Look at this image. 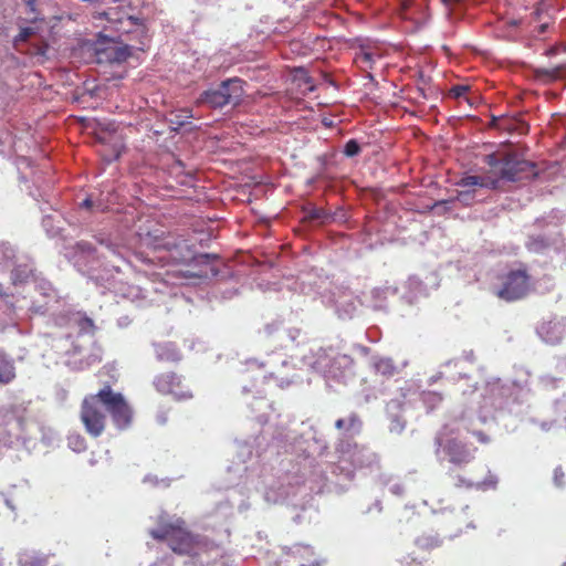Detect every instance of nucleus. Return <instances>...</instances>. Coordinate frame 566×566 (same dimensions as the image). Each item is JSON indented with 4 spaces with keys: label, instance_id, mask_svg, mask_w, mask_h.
<instances>
[{
    "label": "nucleus",
    "instance_id": "obj_1",
    "mask_svg": "<svg viewBox=\"0 0 566 566\" xmlns=\"http://www.w3.org/2000/svg\"><path fill=\"white\" fill-rule=\"evenodd\" d=\"M250 412L255 415L253 420L261 428L260 434L254 438L256 449H263L265 446L277 451L304 455V470L307 467L312 469L310 476H305V472H302V475L286 473L277 480L272 474L263 475L254 485V490L266 503L286 502L304 510L312 500L310 493L319 494L329 491V484H338L343 480L350 481L355 475V469L379 468L378 454L368 447L355 442L347 454L337 453V463L328 465L331 473L337 478L336 481H332L314 465L316 458L328 453L326 439L314 426L302 422V430L271 426L269 422L274 412L273 402L265 397H254L253 401H250Z\"/></svg>",
    "mask_w": 566,
    "mask_h": 566
},
{
    "label": "nucleus",
    "instance_id": "obj_2",
    "mask_svg": "<svg viewBox=\"0 0 566 566\" xmlns=\"http://www.w3.org/2000/svg\"><path fill=\"white\" fill-rule=\"evenodd\" d=\"M102 405L117 429L125 430L130 427L134 418L132 406L123 394L114 391L109 384H105L96 394L85 396L81 403L80 419L91 437H99L106 428L107 416Z\"/></svg>",
    "mask_w": 566,
    "mask_h": 566
},
{
    "label": "nucleus",
    "instance_id": "obj_3",
    "mask_svg": "<svg viewBox=\"0 0 566 566\" xmlns=\"http://www.w3.org/2000/svg\"><path fill=\"white\" fill-rule=\"evenodd\" d=\"M484 163L495 175L482 177L481 188L499 190L504 184L527 181L538 176L535 163L512 149H499L488 154L484 156Z\"/></svg>",
    "mask_w": 566,
    "mask_h": 566
},
{
    "label": "nucleus",
    "instance_id": "obj_4",
    "mask_svg": "<svg viewBox=\"0 0 566 566\" xmlns=\"http://www.w3.org/2000/svg\"><path fill=\"white\" fill-rule=\"evenodd\" d=\"M523 378L512 381H502L500 378L486 381L480 407V420L486 422L490 418L496 419L495 413L512 412V407L522 401L528 391L527 370H522Z\"/></svg>",
    "mask_w": 566,
    "mask_h": 566
},
{
    "label": "nucleus",
    "instance_id": "obj_5",
    "mask_svg": "<svg viewBox=\"0 0 566 566\" xmlns=\"http://www.w3.org/2000/svg\"><path fill=\"white\" fill-rule=\"evenodd\" d=\"M300 359L326 381L347 384L355 376L354 359L346 354H336L332 348L312 347Z\"/></svg>",
    "mask_w": 566,
    "mask_h": 566
},
{
    "label": "nucleus",
    "instance_id": "obj_6",
    "mask_svg": "<svg viewBox=\"0 0 566 566\" xmlns=\"http://www.w3.org/2000/svg\"><path fill=\"white\" fill-rule=\"evenodd\" d=\"M149 535L159 542H165L178 555H198L205 546L198 535L192 534L181 517L159 516L156 527Z\"/></svg>",
    "mask_w": 566,
    "mask_h": 566
},
{
    "label": "nucleus",
    "instance_id": "obj_7",
    "mask_svg": "<svg viewBox=\"0 0 566 566\" xmlns=\"http://www.w3.org/2000/svg\"><path fill=\"white\" fill-rule=\"evenodd\" d=\"M563 218V212L558 209H553L548 213L536 218L526 234L525 249L534 254L559 251L562 242L559 226Z\"/></svg>",
    "mask_w": 566,
    "mask_h": 566
},
{
    "label": "nucleus",
    "instance_id": "obj_8",
    "mask_svg": "<svg viewBox=\"0 0 566 566\" xmlns=\"http://www.w3.org/2000/svg\"><path fill=\"white\" fill-rule=\"evenodd\" d=\"M460 424L446 423L436 433L433 439L434 454L442 463L444 460L457 468L469 464L473 459L476 448L459 439Z\"/></svg>",
    "mask_w": 566,
    "mask_h": 566
},
{
    "label": "nucleus",
    "instance_id": "obj_9",
    "mask_svg": "<svg viewBox=\"0 0 566 566\" xmlns=\"http://www.w3.org/2000/svg\"><path fill=\"white\" fill-rule=\"evenodd\" d=\"M491 290L496 297L506 303L526 298L533 290L527 266L521 263L517 268H510L500 273Z\"/></svg>",
    "mask_w": 566,
    "mask_h": 566
},
{
    "label": "nucleus",
    "instance_id": "obj_10",
    "mask_svg": "<svg viewBox=\"0 0 566 566\" xmlns=\"http://www.w3.org/2000/svg\"><path fill=\"white\" fill-rule=\"evenodd\" d=\"M242 92V81L231 78L223 81L217 87L205 91L197 99V104L207 105L210 108H221L228 104L237 103Z\"/></svg>",
    "mask_w": 566,
    "mask_h": 566
},
{
    "label": "nucleus",
    "instance_id": "obj_11",
    "mask_svg": "<svg viewBox=\"0 0 566 566\" xmlns=\"http://www.w3.org/2000/svg\"><path fill=\"white\" fill-rule=\"evenodd\" d=\"M322 303L327 307H333L342 321L353 319L358 313V306L363 305L352 291L340 287L323 293Z\"/></svg>",
    "mask_w": 566,
    "mask_h": 566
},
{
    "label": "nucleus",
    "instance_id": "obj_12",
    "mask_svg": "<svg viewBox=\"0 0 566 566\" xmlns=\"http://www.w3.org/2000/svg\"><path fill=\"white\" fill-rule=\"evenodd\" d=\"M334 427L337 431L335 452L347 454L350 451V447L355 443V438L363 430V421L356 412H350L345 417L338 418Z\"/></svg>",
    "mask_w": 566,
    "mask_h": 566
},
{
    "label": "nucleus",
    "instance_id": "obj_13",
    "mask_svg": "<svg viewBox=\"0 0 566 566\" xmlns=\"http://www.w3.org/2000/svg\"><path fill=\"white\" fill-rule=\"evenodd\" d=\"M153 384L159 394L171 396L176 401H184L192 398V392L182 384L181 376L174 371H166L157 375Z\"/></svg>",
    "mask_w": 566,
    "mask_h": 566
},
{
    "label": "nucleus",
    "instance_id": "obj_14",
    "mask_svg": "<svg viewBox=\"0 0 566 566\" xmlns=\"http://www.w3.org/2000/svg\"><path fill=\"white\" fill-rule=\"evenodd\" d=\"M95 55L98 63H122L130 56V48L107 40L96 45Z\"/></svg>",
    "mask_w": 566,
    "mask_h": 566
},
{
    "label": "nucleus",
    "instance_id": "obj_15",
    "mask_svg": "<svg viewBox=\"0 0 566 566\" xmlns=\"http://www.w3.org/2000/svg\"><path fill=\"white\" fill-rule=\"evenodd\" d=\"M101 18H104L111 25L109 28L122 33L130 32L129 28L124 25H138L142 27L144 33V25L140 20L136 17L128 15L124 10L117 8H111L107 11L99 13Z\"/></svg>",
    "mask_w": 566,
    "mask_h": 566
},
{
    "label": "nucleus",
    "instance_id": "obj_16",
    "mask_svg": "<svg viewBox=\"0 0 566 566\" xmlns=\"http://www.w3.org/2000/svg\"><path fill=\"white\" fill-rule=\"evenodd\" d=\"M537 335L547 344H558L566 334V317H554L536 328Z\"/></svg>",
    "mask_w": 566,
    "mask_h": 566
},
{
    "label": "nucleus",
    "instance_id": "obj_17",
    "mask_svg": "<svg viewBox=\"0 0 566 566\" xmlns=\"http://www.w3.org/2000/svg\"><path fill=\"white\" fill-rule=\"evenodd\" d=\"M283 553L291 557L298 566H323L313 547L304 544L283 546Z\"/></svg>",
    "mask_w": 566,
    "mask_h": 566
},
{
    "label": "nucleus",
    "instance_id": "obj_18",
    "mask_svg": "<svg viewBox=\"0 0 566 566\" xmlns=\"http://www.w3.org/2000/svg\"><path fill=\"white\" fill-rule=\"evenodd\" d=\"M400 3L403 18L412 20L417 27L424 25L429 20L426 0H400Z\"/></svg>",
    "mask_w": 566,
    "mask_h": 566
},
{
    "label": "nucleus",
    "instance_id": "obj_19",
    "mask_svg": "<svg viewBox=\"0 0 566 566\" xmlns=\"http://www.w3.org/2000/svg\"><path fill=\"white\" fill-rule=\"evenodd\" d=\"M406 366L407 361H403L401 367L395 365L390 357L374 355L370 358V367L374 373L387 379L399 375L401 369Z\"/></svg>",
    "mask_w": 566,
    "mask_h": 566
},
{
    "label": "nucleus",
    "instance_id": "obj_20",
    "mask_svg": "<svg viewBox=\"0 0 566 566\" xmlns=\"http://www.w3.org/2000/svg\"><path fill=\"white\" fill-rule=\"evenodd\" d=\"M403 402L400 399H391L386 406V413L390 421L389 431L391 433L400 434L406 429L407 421L402 417Z\"/></svg>",
    "mask_w": 566,
    "mask_h": 566
},
{
    "label": "nucleus",
    "instance_id": "obj_21",
    "mask_svg": "<svg viewBox=\"0 0 566 566\" xmlns=\"http://www.w3.org/2000/svg\"><path fill=\"white\" fill-rule=\"evenodd\" d=\"M398 292V289L390 285L374 287L370 291V302L367 304V307L371 308L374 312H380L384 314L388 313V304L387 296L395 295Z\"/></svg>",
    "mask_w": 566,
    "mask_h": 566
},
{
    "label": "nucleus",
    "instance_id": "obj_22",
    "mask_svg": "<svg viewBox=\"0 0 566 566\" xmlns=\"http://www.w3.org/2000/svg\"><path fill=\"white\" fill-rule=\"evenodd\" d=\"M303 219L316 226H324L334 222L337 217L326 209L316 207L312 202H307L303 207Z\"/></svg>",
    "mask_w": 566,
    "mask_h": 566
},
{
    "label": "nucleus",
    "instance_id": "obj_23",
    "mask_svg": "<svg viewBox=\"0 0 566 566\" xmlns=\"http://www.w3.org/2000/svg\"><path fill=\"white\" fill-rule=\"evenodd\" d=\"M460 363H461L460 359H450V360L446 361L441 366V370H439L436 375H433L429 378L428 384L433 385L434 382H437L439 379H442V378H447L451 381H459L460 379H469L470 376L462 370H457L455 373L451 371L452 368L458 369Z\"/></svg>",
    "mask_w": 566,
    "mask_h": 566
},
{
    "label": "nucleus",
    "instance_id": "obj_24",
    "mask_svg": "<svg viewBox=\"0 0 566 566\" xmlns=\"http://www.w3.org/2000/svg\"><path fill=\"white\" fill-rule=\"evenodd\" d=\"M97 140L105 146V148L101 150V155L104 160L108 163L118 159L125 148L118 136H111L112 145L109 147L107 146V138L102 134H97Z\"/></svg>",
    "mask_w": 566,
    "mask_h": 566
},
{
    "label": "nucleus",
    "instance_id": "obj_25",
    "mask_svg": "<svg viewBox=\"0 0 566 566\" xmlns=\"http://www.w3.org/2000/svg\"><path fill=\"white\" fill-rule=\"evenodd\" d=\"M155 353L158 360L178 363L182 358V354L175 343L166 342L155 345Z\"/></svg>",
    "mask_w": 566,
    "mask_h": 566
},
{
    "label": "nucleus",
    "instance_id": "obj_26",
    "mask_svg": "<svg viewBox=\"0 0 566 566\" xmlns=\"http://www.w3.org/2000/svg\"><path fill=\"white\" fill-rule=\"evenodd\" d=\"M407 292L403 294L402 298L408 304H413L420 296L427 295V287L423 285V283L416 276L411 275L409 276L408 281L406 282Z\"/></svg>",
    "mask_w": 566,
    "mask_h": 566
},
{
    "label": "nucleus",
    "instance_id": "obj_27",
    "mask_svg": "<svg viewBox=\"0 0 566 566\" xmlns=\"http://www.w3.org/2000/svg\"><path fill=\"white\" fill-rule=\"evenodd\" d=\"M15 378V367L4 350H0V382L9 384Z\"/></svg>",
    "mask_w": 566,
    "mask_h": 566
},
{
    "label": "nucleus",
    "instance_id": "obj_28",
    "mask_svg": "<svg viewBox=\"0 0 566 566\" xmlns=\"http://www.w3.org/2000/svg\"><path fill=\"white\" fill-rule=\"evenodd\" d=\"M255 55V52H250V73L253 72V75L250 74V81L254 80L256 82H268L270 80L268 64L266 62H263L261 64L252 65Z\"/></svg>",
    "mask_w": 566,
    "mask_h": 566
},
{
    "label": "nucleus",
    "instance_id": "obj_29",
    "mask_svg": "<svg viewBox=\"0 0 566 566\" xmlns=\"http://www.w3.org/2000/svg\"><path fill=\"white\" fill-rule=\"evenodd\" d=\"M379 483L382 486H388L391 494L401 497L405 494V486L398 478L388 474L379 475Z\"/></svg>",
    "mask_w": 566,
    "mask_h": 566
},
{
    "label": "nucleus",
    "instance_id": "obj_30",
    "mask_svg": "<svg viewBox=\"0 0 566 566\" xmlns=\"http://www.w3.org/2000/svg\"><path fill=\"white\" fill-rule=\"evenodd\" d=\"M537 77L546 78L549 81L565 80L566 78V64H560L552 69H537L535 71Z\"/></svg>",
    "mask_w": 566,
    "mask_h": 566
},
{
    "label": "nucleus",
    "instance_id": "obj_31",
    "mask_svg": "<svg viewBox=\"0 0 566 566\" xmlns=\"http://www.w3.org/2000/svg\"><path fill=\"white\" fill-rule=\"evenodd\" d=\"M33 275L32 269L28 264H18L11 271V282L13 285L27 283Z\"/></svg>",
    "mask_w": 566,
    "mask_h": 566
},
{
    "label": "nucleus",
    "instance_id": "obj_32",
    "mask_svg": "<svg viewBox=\"0 0 566 566\" xmlns=\"http://www.w3.org/2000/svg\"><path fill=\"white\" fill-rule=\"evenodd\" d=\"M250 277L255 275L256 273H262L268 275L273 269V262L270 260H265L263 262L256 261V259L250 252Z\"/></svg>",
    "mask_w": 566,
    "mask_h": 566
},
{
    "label": "nucleus",
    "instance_id": "obj_33",
    "mask_svg": "<svg viewBox=\"0 0 566 566\" xmlns=\"http://www.w3.org/2000/svg\"><path fill=\"white\" fill-rule=\"evenodd\" d=\"M294 80L298 83L300 86H304V91L313 92L315 90L313 78L304 67L295 69Z\"/></svg>",
    "mask_w": 566,
    "mask_h": 566
},
{
    "label": "nucleus",
    "instance_id": "obj_34",
    "mask_svg": "<svg viewBox=\"0 0 566 566\" xmlns=\"http://www.w3.org/2000/svg\"><path fill=\"white\" fill-rule=\"evenodd\" d=\"M274 277V275H269L268 279H258L253 277V282L250 283V290L256 287L261 292H268V291H279V282L272 281L271 279Z\"/></svg>",
    "mask_w": 566,
    "mask_h": 566
},
{
    "label": "nucleus",
    "instance_id": "obj_35",
    "mask_svg": "<svg viewBox=\"0 0 566 566\" xmlns=\"http://www.w3.org/2000/svg\"><path fill=\"white\" fill-rule=\"evenodd\" d=\"M443 400V397L438 391H423L421 394V401L423 402L427 411H432L437 406H439Z\"/></svg>",
    "mask_w": 566,
    "mask_h": 566
},
{
    "label": "nucleus",
    "instance_id": "obj_36",
    "mask_svg": "<svg viewBox=\"0 0 566 566\" xmlns=\"http://www.w3.org/2000/svg\"><path fill=\"white\" fill-rule=\"evenodd\" d=\"M454 202H455V199L453 197L449 198V199L437 200L431 206V210L436 214L442 216V214L448 213L449 211L452 210V207H453Z\"/></svg>",
    "mask_w": 566,
    "mask_h": 566
},
{
    "label": "nucleus",
    "instance_id": "obj_37",
    "mask_svg": "<svg viewBox=\"0 0 566 566\" xmlns=\"http://www.w3.org/2000/svg\"><path fill=\"white\" fill-rule=\"evenodd\" d=\"M499 483V479L495 474H493L491 471L488 472V475L484 480L475 482L474 489L486 491V490H494L496 489Z\"/></svg>",
    "mask_w": 566,
    "mask_h": 566
},
{
    "label": "nucleus",
    "instance_id": "obj_38",
    "mask_svg": "<svg viewBox=\"0 0 566 566\" xmlns=\"http://www.w3.org/2000/svg\"><path fill=\"white\" fill-rule=\"evenodd\" d=\"M415 544L420 548H433L438 547L441 544V541L438 536L433 535H422L418 538H416Z\"/></svg>",
    "mask_w": 566,
    "mask_h": 566
},
{
    "label": "nucleus",
    "instance_id": "obj_39",
    "mask_svg": "<svg viewBox=\"0 0 566 566\" xmlns=\"http://www.w3.org/2000/svg\"><path fill=\"white\" fill-rule=\"evenodd\" d=\"M144 243L148 247H153L154 250H167L170 251L172 248H176L177 244L175 242H170L166 238L155 239L154 242H150L149 238L144 240Z\"/></svg>",
    "mask_w": 566,
    "mask_h": 566
},
{
    "label": "nucleus",
    "instance_id": "obj_40",
    "mask_svg": "<svg viewBox=\"0 0 566 566\" xmlns=\"http://www.w3.org/2000/svg\"><path fill=\"white\" fill-rule=\"evenodd\" d=\"M361 147L357 139L352 138L347 140L343 147V154L348 157L353 158L360 154Z\"/></svg>",
    "mask_w": 566,
    "mask_h": 566
},
{
    "label": "nucleus",
    "instance_id": "obj_41",
    "mask_svg": "<svg viewBox=\"0 0 566 566\" xmlns=\"http://www.w3.org/2000/svg\"><path fill=\"white\" fill-rule=\"evenodd\" d=\"M455 201H459L463 206H471L475 201V190L468 189L463 191H458L457 196L453 197Z\"/></svg>",
    "mask_w": 566,
    "mask_h": 566
},
{
    "label": "nucleus",
    "instance_id": "obj_42",
    "mask_svg": "<svg viewBox=\"0 0 566 566\" xmlns=\"http://www.w3.org/2000/svg\"><path fill=\"white\" fill-rule=\"evenodd\" d=\"M480 182H482L481 176L465 175L457 182V186L462 188L480 187Z\"/></svg>",
    "mask_w": 566,
    "mask_h": 566
},
{
    "label": "nucleus",
    "instance_id": "obj_43",
    "mask_svg": "<svg viewBox=\"0 0 566 566\" xmlns=\"http://www.w3.org/2000/svg\"><path fill=\"white\" fill-rule=\"evenodd\" d=\"M376 54L369 50L361 48L360 52L357 53L356 60L363 65L371 67L375 62Z\"/></svg>",
    "mask_w": 566,
    "mask_h": 566
},
{
    "label": "nucleus",
    "instance_id": "obj_44",
    "mask_svg": "<svg viewBox=\"0 0 566 566\" xmlns=\"http://www.w3.org/2000/svg\"><path fill=\"white\" fill-rule=\"evenodd\" d=\"M20 566H46L45 559L39 556H24L19 562Z\"/></svg>",
    "mask_w": 566,
    "mask_h": 566
},
{
    "label": "nucleus",
    "instance_id": "obj_45",
    "mask_svg": "<svg viewBox=\"0 0 566 566\" xmlns=\"http://www.w3.org/2000/svg\"><path fill=\"white\" fill-rule=\"evenodd\" d=\"M67 441L74 451L81 452L86 448L84 438L78 434L69 437Z\"/></svg>",
    "mask_w": 566,
    "mask_h": 566
},
{
    "label": "nucleus",
    "instance_id": "obj_46",
    "mask_svg": "<svg viewBox=\"0 0 566 566\" xmlns=\"http://www.w3.org/2000/svg\"><path fill=\"white\" fill-rule=\"evenodd\" d=\"M286 336L292 343H296V345H300L304 337L302 335L301 329L298 328H290L286 331Z\"/></svg>",
    "mask_w": 566,
    "mask_h": 566
},
{
    "label": "nucleus",
    "instance_id": "obj_47",
    "mask_svg": "<svg viewBox=\"0 0 566 566\" xmlns=\"http://www.w3.org/2000/svg\"><path fill=\"white\" fill-rule=\"evenodd\" d=\"M468 91H469V86L468 85H462V84L453 85L450 88V95L453 98H460V97L464 96Z\"/></svg>",
    "mask_w": 566,
    "mask_h": 566
},
{
    "label": "nucleus",
    "instance_id": "obj_48",
    "mask_svg": "<svg viewBox=\"0 0 566 566\" xmlns=\"http://www.w3.org/2000/svg\"><path fill=\"white\" fill-rule=\"evenodd\" d=\"M564 478H565V474L562 470L560 467H557L555 470H554V476H553V481H554V484L557 486V488H563L565 482H564Z\"/></svg>",
    "mask_w": 566,
    "mask_h": 566
},
{
    "label": "nucleus",
    "instance_id": "obj_49",
    "mask_svg": "<svg viewBox=\"0 0 566 566\" xmlns=\"http://www.w3.org/2000/svg\"><path fill=\"white\" fill-rule=\"evenodd\" d=\"M35 33L34 28L25 27L22 28L19 35L17 36L20 41H27L30 36H32Z\"/></svg>",
    "mask_w": 566,
    "mask_h": 566
},
{
    "label": "nucleus",
    "instance_id": "obj_50",
    "mask_svg": "<svg viewBox=\"0 0 566 566\" xmlns=\"http://www.w3.org/2000/svg\"><path fill=\"white\" fill-rule=\"evenodd\" d=\"M258 222L260 226L268 227L270 220L268 218H259L254 210L250 209V223Z\"/></svg>",
    "mask_w": 566,
    "mask_h": 566
},
{
    "label": "nucleus",
    "instance_id": "obj_51",
    "mask_svg": "<svg viewBox=\"0 0 566 566\" xmlns=\"http://www.w3.org/2000/svg\"><path fill=\"white\" fill-rule=\"evenodd\" d=\"M401 566H422V564L421 562H418L417 559L408 556L401 560Z\"/></svg>",
    "mask_w": 566,
    "mask_h": 566
},
{
    "label": "nucleus",
    "instance_id": "obj_52",
    "mask_svg": "<svg viewBox=\"0 0 566 566\" xmlns=\"http://www.w3.org/2000/svg\"><path fill=\"white\" fill-rule=\"evenodd\" d=\"M557 381L556 378L554 377H551V376H543L541 377V382L545 386V387H548V386H555V382Z\"/></svg>",
    "mask_w": 566,
    "mask_h": 566
},
{
    "label": "nucleus",
    "instance_id": "obj_53",
    "mask_svg": "<svg viewBox=\"0 0 566 566\" xmlns=\"http://www.w3.org/2000/svg\"><path fill=\"white\" fill-rule=\"evenodd\" d=\"M475 482L467 481L464 478L459 476L457 486H465L468 489L474 488Z\"/></svg>",
    "mask_w": 566,
    "mask_h": 566
},
{
    "label": "nucleus",
    "instance_id": "obj_54",
    "mask_svg": "<svg viewBox=\"0 0 566 566\" xmlns=\"http://www.w3.org/2000/svg\"><path fill=\"white\" fill-rule=\"evenodd\" d=\"M332 214H336L337 219L334 222H345L346 221V213L344 210H338L335 212H331Z\"/></svg>",
    "mask_w": 566,
    "mask_h": 566
},
{
    "label": "nucleus",
    "instance_id": "obj_55",
    "mask_svg": "<svg viewBox=\"0 0 566 566\" xmlns=\"http://www.w3.org/2000/svg\"><path fill=\"white\" fill-rule=\"evenodd\" d=\"M474 436L481 443H488L490 441V438L482 431L474 432Z\"/></svg>",
    "mask_w": 566,
    "mask_h": 566
},
{
    "label": "nucleus",
    "instance_id": "obj_56",
    "mask_svg": "<svg viewBox=\"0 0 566 566\" xmlns=\"http://www.w3.org/2000/svg\"><path fill=\"white\" fill-rule=\"evenodd\" d=\"M556 367L560 373H566V357L559 358Z\"/></svg>",
    "mask_w": 566,
    "mask_h": 566
},
{
    "label": "nucleus",
    "instance_id": "obj_57",
    "mask_svg": "<svg viewBox=\"0 0 566 566\" xmlns=\"http://www.w3.org/2000/svg\"><path fill=\"white\" fill-rule=\"evenodd\" d=\"M77 248L81 249L82 251H91L92 250L91 244L87 242H78Z\"/></svg>",
    "mask_w": 566,
    "mask_h": 566
},
{
    "label": "nucleus",
    "instance_id": "obj_58",
    "mask_svg": "<svg viewBox=\"0 0 566 566\" xmlns=\"http://www.w3.org/2000/svg\"><path fill=\"white\" fill-rule=\"evenodd\" d=\"M464 360L469 361V363H473L474 361V354L472 350L464 354L463 356Z\"/></svg>",
    "mask_w": 566,
    "mask_h": 566
},
{
    "label": "nucleus",
    "instance_id": "obj_59",
    "mask_svg": "<svg viewBox=\"0 0 566 566\" xmlns=\"http://www.w3.org/2000/svg\"><path fill=\"white\" fill-rule=\"evenodd\" d=\"M322 124H323L325 127H327V128H332V127H334V122H333L332 119L327 118V117H324V118L322 119Z\"/></svg>",
    "mask_w": 566,
    "mask_h": 566
},
{
    "label": "nucleus",
    "instance_id": "obj_60",
    "mask_svg": "<svg viewBox=\"0 0 566 566\" xmlns=\"http://www.w3.org/2000/svg\"><path fill=\"white\" fill-rule=\"evenodd\" d=\"M81 206L86 209H91L93 207V201L90 198H86L85 200H83Z\"/></svg>",
    "mask_w": 566,
    "mask_h": 566
},
{
    "label": "nucleus",
    "instance_id": "obj_61",
    "mask_svg": "<svg viewBox=\"0 0 566 566\" xmlns=\"http://www.w3.org/2000/svg\"><path fill=\"white\" fill-rule=\"evenodd\" d=\"M397 390L401 391V396L405 398L407 397L408 392L411 390L410 386L408 385V388L405 387H397Z\"/></svg>",
    "mask_w": 566,
    "mask_h": 566
},
{
    "label": "nucleus",
    "instance_id": "obj_62",
    "mask_svg": "<svg viewBox=\"0 0 566 566\" xmlns=\"http://www.w3.org/2000/svg\"><path fill=\"white\" fill-rule=\"evenodd\" d=\"M297 381H298V379H296V378L286 379V380H283V379H282L281 386H282V387H283V386H290L291 384H294V382H297Z\"/></svg>",
    "mask_w": 566,
    "mask_h": 566
},
{
    "label": "nucleus",
    "instance_id": "obj_63",
    "mask_svg": "<svg viewBox=\"0 0 566 566\" xmlns=\"http://www.w3.org/2000/svg\"><path fill=\"white\" fill-rule=\"evenodd\" d=\"M551 427H552V422H547V421H543V422H541V428H542V430H544V431L549 430V429H551Z\"/></svg>",
    "mask_w": 566,
    "mask_h": 566
},
{
    "label": "nucleus",
    "instance_id": "obj_64",
    "mask_svg": "<svg viewBox=\"0 0 566 566\" xmlns=\"http://www.w3.org/2000/svg\"><path fill=\"white\" fill-rule=\"evenodd\" d=\"M548 29V24L547 23H543L538 27V33L539 34H544Z\"/></svg>",
    "mask_w": 566,
    "mask_h": 566
}]
</instances>
